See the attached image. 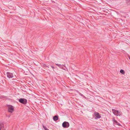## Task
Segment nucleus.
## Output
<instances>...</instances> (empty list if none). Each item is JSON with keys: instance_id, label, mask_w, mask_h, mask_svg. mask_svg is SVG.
I'll list each match as a JSON object with an SVG mask.
<instances>
[{"instance_id": "nucleus-1", "label": "nucleus", "mask_w": 130, "mask_h": 130, "mask_svg": "<svg viewBox=\"0 0 130 130\" xmlns=\"http://www.w3.org/2000/svg\"><path fill=\"white\" fill-rule=\"evenodd\" d=\"M112 111L113 114L117 116H121L122 115V113H120V112L119 111L117 110L112 109Z\"/></svg>"}, {"instance_id": "nucleus-2", "label": "nucleus", "mask_w": 130, "mask_h": 130, "mask_svg": "<svg viewBox=\"0 0 130 130\" xmlns=\"http://www.w3.org/2000/svg\"><path fill=\"white\" fill-rule=\"evenodd\" d=\"M8 108V112L10 113H12L14 111V107L11 105H7Z\"/></svg>"}, {"instance_id": "nucleus-3", "label": "nucleus", "mask_w": 130, "mask_h": 130, "mask_svg": "<svg viewBox=\"0 0 130 130\" xmlns=\"http://www.w3.org/2000/svg\"><path fill=\"white\" fill-rule=\"evenodd\" d=\"M19 102L23 104H26L27 102V100L25 99L21 98L19 99Z\"/></svg>"}, {"instance_id": "nucleus-4", "label": "nucleus", "mask_w": 130, "mask_h": 130, "mask_svg": "<svg viewBox=\"0 0 130 130\" xmlns=\"http://www.w3.org/2000/svg\"><path fill=\"white\" fill-rule=\"evenodd\" d=\"M62 125L64 128H68L69 126V124L68 122L65 121L62 123Z\"/></svg>"}, {"instance_id": "nucleus-5", "label": "nucleus", "mask_w": 130, "mask_h": 130, "mask_svg": "<svg viewBox=\"0 0 130 130\" xmlns=\"http://www.w3.org/2000/svg\"><path fill=\"white\" fill-rule=\"evenodd\" d=\"M94 114V116L96 117L95 118V119H99L101 118V116L98 112H95Z\"/></svg>"}, {"instance_id": "nucleus-6", "label": "nucleus", "mask_w": 130, "mask_h": 130, "mask_svg": "<svg viewBox=\"0 0 130 130\" xmlns=\"http://www.w3.org/2000/svg\"><path fill=\"white\" fill-rule=\"evenodd\" d=\"M7 75L8 77L10 78H12L13 77V74L9 72H8L7 73Z\"/></svg>"}, {"instance_id": "nucleus-7", "label": "nucleus", "mask_w": 130, "mask_h": 130, "mask_svg": "<svg viewBox=\"0 0 130 130\" xmlns=\"http://www.w3.org/2000/svg\"><path fill=\"white\" fill-rule=\"evenodd\" d=\"M0 130H5L3 123L1 122H0Z\"/></svg>"}, {"instance_id": "nucleus-8", "label": "nucleus", "mask_w": 130, "mask_h": 130, "mask_svg": "<svg viewBox=\"0 0 130 130\" xmlns=\"http://www.w3.org/2000/svg\"><path fill=\"white\" fill-rule=\"evenodd\" d=\"M59 117L58 116H55L53 117V119L54 121H56L58 119Z\"/></svg>"}, {"instance_id": "nucleus-9", "label": "nucleus", "mask_w": 130, "mask_h": 130, "mask_svg": "<svg viewBox=\"0 0 130 130\" xmlns=\"http://www.w3.org/2000/svg\"><path fill=\"white\" fill-rule=\"evenodd\" d=\"M120 72L121 73L123 74H124L125 73L124 71L123 70H120Z\"/></svg>"}, {"instance_id": "nucleus-10", "label": "nucleus", "mask_w": 130, "mask_h": 130, "mask_svg": "<svg viewBox=\"0 0 130 130\" xmlns=\"http://www.w3.org/2000/svg\"><path fill=\"white\" fill-rule=\"evenodd\" d=\"M65 64H64V65H61V66L60 67V68H61L63 70H65V69L63 67V66L65 67Z\"/></svg>"}, {"instance_id": "nucleus-11", "label": "nucleus", "mask_w": 130, "mask_h": 130, "mask_svg": "<svg viewBox=\"0 0 130 130\" xmlns=\"http://www.w3.org/2000/svg\"><path fill=\"white\" fill-rule=\"evenodd\" d=\"M43 128H44L45 130H49L45 126L43 125Z\"/></svg>"}, {"instance_id": "nucleus-12", "label": "nucleus", "mask_w": 130, "mask_h": 130, "mask_svg": "<svg viewBox=\"0 0 130 130\" xmlns=\"http://www.w3.org/2000/svg\"><path fill=\"white\" fill-rule=\"evenodd\" d=\"M55 64L57 65V66H58V67H59V68L61 66V65L60 64H56V63H55Z\"/></svg>"}, {"instance_id": "nucleus-13", "label": "nucleus", "mask_w": 130, "mask_h": 130, "mask_svg": "<svg viewBox=\"0 0 130 130\" xmlns=\"http://www.w3.org/2000/svg\"><path fill=\"white\" fill-rule=\"evenodd\" d=\"M113 122L114 123H117V121L115 119H113Z\"/></svg>"}, {"instance_id": "nucleus-14", "label": "nucleus", "mask_w": 130, "mask_h": 130, "mask_svg": "<svg viewBox=\"0 0 130 130\" xmlns=\"http://www.w3.org/2000/svg\"><path fill=\"white\" fill-rule=\"evenodd\" d=\"M79 94L80 95L82 96V97H84V96L81 93H79Z\"/></svg>"}, {"instance_id": "nucleus-15", "label": "nucleus", "mask_w": 130, "mask_h": 130, "mask_svg": "<svg viewBox=\"0 0 130 130\" xmlns=\"http://www.w3.org/2000/svg\"><path fill=\"white\" fill-rule=\"evenodd\" d=\"M43 66L44 67H48V68H49V67L48 66H47L46 64H44L43 65Z\"/></svg>"}, {"instance_id": "nucleus-16", "label": "nucleus", "mask_w": 130, "mask_h": 130, "mask_svg": "<svg viewBox=\"0 0 130 130\" xmlns=\"http://www.w3.org/2000/svg\"><path fill=\"white\" fill-rule=\"evenodd\" d=\"M51 66V67H52L53 69H54V67L53 66Z\"/></svg>"}, {"instance_id": "nucleus-17", "label": "nucleus", "mask_w": 130, "mask_h": 130, "mask_svg": "<svg viewBox=\"0 0 130 130\" xmlns=\"http://www.w3.org/2000/svg\"><path fill=\"white\" fill-rule=\"evenodd\" d=\"M117 124L118 125H119V126H121V125L120 124L118 123V124Z\"/></svg>"}, {"instance_id": "nucleus-18", "label": "nucleus", "mask_w": 130, "mask_h": 130, "mask_svg": "<svg viewBox=\"0 0 130 130\" xmlns=\"http://www.w3.org/2000/svg\"><path fill=\"white\" fill-rule=\"evenodd\" d=\"M127 1H130V0H125Z\"/></svg>"}, {"instance_id": "nucleus-19", "label": "nucleus", "mask_w": 130, "mask_h": 130, "mask_svg": "<svg viewBox=\"0 0 130 130\" xmlns=\"http://www.w3.org/2000/svg\"><path fill=\"white\" fill-rule=\"evenodd\" d=\"M129 59H130V58H129Z\"/></svg>"}]
</instances>
